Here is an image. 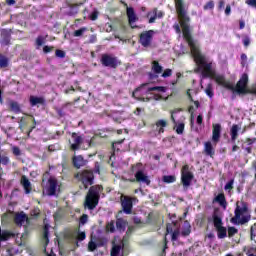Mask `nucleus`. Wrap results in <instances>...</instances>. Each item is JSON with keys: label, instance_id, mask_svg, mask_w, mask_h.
Returning a JSON list of instances; mask_svg holds the SVG:
<instances>
[{"label": "nucleus", "instance_id": "obj_42", "mask_svg": "<svg viewBox=\"0 0 256 256\" xmlns=\"http://www.w3.org/2000/svg\"><path fill=\"white\" fill-rule=\"evenodd\" d=\"M184 131H185V123H179L176 127L177 135H183Z\"/></svg>", "mask_w": 256, "mask_h": 256}, {"label": "nucleus", "instance_id": "obj_39", "mask_svg": "<svg viewBox=\"0 0 256 256\" xmlns=\"http://www.w3.org/2000/svg\"><path fill=\"white\" fill-rule=\"evenodd\" d=\"M133 231H135V226H129L125 236L123 237V240L126 241V239H129V237H131V235H133Z\"/></svg>", "mask_w": 256, "mask_h": 256}, {"label": "nucleus", "instance_id": "obj_51", "mask_svg": "<svg viewBox=\"0 0 256 256\" xmlns=\"http://www.w3.org/2000/svg\"><path fill=\"white\" fill-rule=\"evenodd\" d=\"M235 183L234 179H231L225 186V191H231L233 189V184Z\"/></svg>", "mask_w": 256, "mask_h": 256}, {"label": "nucleus", "instance_id": "obj_3", "mask_svg": "<svg viewBox=\"0 0 256 256\" xmlns=\"http://www.w3.org/2000/svg\"><path fill=\"white\" fill-rule=\"evenodd\" d=\"M249 85V75L247 73L242 74L239 81L236 83L235 93L238 95H255L256 96V86L251 88L247 87Z\"/></svg>", "mask_w": 256, "mask_h": 256}, {"label": "nucleus", "instance_id": "obj_20", "mask_svg": "<svg viewBox=\"0 0 256 256\" xmlns=\"http://www.w3.org/2000/svg\"><path fill=\"white\" fill-rule=\"evenodd\" d=\"M169 233H173V228L171 227V225H167L166 227V234L164 237V247L162 249V251L160 252L159 256H167V243H169V241H167V235H169Z\"/></svg>", "mask_w": 256, "mask_h": 256}, {"label": "nucleus", "instance_id": "obj_63", "mask_svg": "<svg viewBox=\"0 0 256 256\" xmlns=\"http://www.w3.org/2000/svg\"><path fill=\"white\" fill-rule=\"evenodd\" d=\"M53 49H55L53 46H44L43 53H45V54L51 53V51H53Z\"/></svg>", "mask_w": 256, "mask_h": 256}, {"label": "nucleus", "instance_id": "obj_2", "mask_svg": "<svg viewBox=\"0 0 256 256\" xmlns=\"http://www.w3.org/2000/svg\"><path fill=\"white\" fill-rule=\"evenodd\" d=\"M74 178L83 185L84 189H89L85 197L84 207L85 209H89V211H93L99 205L101 191H103V186L94 185L95 172L91 169H84L77 172Z\"/></svg>", "mask_w": 256, "mask_h": 256}, {"label": "nucleus", "instance_id": "obj_8", "mask_svg": "<svg viewBox=\"0 0 256 256\" xmlns=\"http://www.w3.org/2000/svg\"><path fill=\"white\" fill-rule=\"evenodd\" d=\"M69 145L71 151H79L81 149V145H83V136L77 132H73L71 134V139L69 140Z\"/></svg>", "mask_w": 256, "mask_h": 256}, {"label": "nucleus", "instance_id": "obj_14", "mask_svg": "<svg viewBox=\"0 0 256 256\" xmlns=\"http://www.w3.org/2000/svg\"><path fill=\"white\" fill-rule=\"evenodd\" d=\"M221 141V124L212 125V142L219 143Z\"/></svg>", "mask_w": 256, "mask_h": 256}, {"label": "nucleus", "instance_id": "obj_27", "mask_svg": "<svg viewBox=\"0 0 256 256\" xmlns=\"http://www.w3.org/2000/svg\"><path fill=\"white\" fill-rule=\"evenodd\" d=\"M84 158L83 156L79 155V156H74L72 158V163L73 166L75 167V169H81V167H83V165H85L84 163Z\"/></svg>", "mask_w": 256, "mask_h": 256}, {"label": "nucleus", "instance_id": "obj_58", "mask_svg": "<svg viewBox=\"0 0 256 256\" xmlns=\"http://www.w3.org/2000/svg\"><path fill=\"white\" fill-rule=\"evenodd\" d=\"M56 57H59L60 59H64L65 57V51L57 49L55 52Z\"/></svg>", "mask_w": 256, "mask_h": 256}, {"label": "nucleus", "instance_id": "obj_50", "mask_svg": "<svg viewBox=\"0 0 256 256\" xmlns=\"http://www.w3.org/2000/svg\"><path fill=\"white\" fill-rule=\"evenodd\" d=\"M85 31H87V28H80L78 30L74 31V37H81Z\"/></svg>", "mask_w": 256, "mask_h": 256}, {"label": "nucleus", "instance_id": "obj_56", "mask_svg": "<svg viewBox=\"0 0 256 256\" xmlns=\"http://www.w3.org/2000/svg\"><path fill=\"white\" fill-rule=\"evenodd\" d=\"M148 79L150 81H155V79H159V74H155L153 72H149L148 73Z\"/></svg>", "mask_w": 256, "mask_h": 256}, {"label": "nucleus", "instance_id": "obj_37", "mask_svg": "<svg viewBox=\"0 0 256 256\" xmlns=\"http://www.w3.org/2000/svg\"><path fill=\"white\" fill-rule=\"evenodd\" d=\"M115 225L116 222L114 220H111L106 224V231H108L109 233H115Z\"/></svg>", "mask_w": 256, "mask_h": 256}, {"label": "nucleus", "instance_id": "obj_64", "mask_svg": "<svg viewBox=\"0 0 256 256\" xmlns=\"http://www.w3.org/2000/svg\"><path fill=\"white\" fill-rule=\"evenodd\" d=\"M246 143L247 145L251 146L253 145L254 143H256V138H246Z\"/></svg>", "mask_w": 256, "mask_h": 256}, {"label": "nucleus", "instance_id": "obj_23", "mask_svg": "<svg viewBox=\"0 0 256 256\" xmlns=\"http://www.w3.org/2000/svg\"><path fill=\"white\" fill-rule=\"evenodd\" d=\"M11 30L3 29L1 31L3 45H11Z\"/></svg>", "mask_w": 256, "mask_h": 256}, {"label": "nucleus", "instance_id": "obj_11", "mask_svg": "<svg viewBox=\"0 0 256 256\" xmlns=\"http://www.w3.org/2000/svg\"><path fill=\"white\" fill-rule=\"evenodd\" d=\"M135 178L129 179L130 183H145V185H151V180L149 179V176L143 172V170L136 171Z\"/></svg>", "mask_w": 256, "mask_h": 256}, {"label": "nucleus", "instance_id": "obj_61", "mask_svg": "<svg viewBox=\"0 0 256 256\" xmlns=\"http://www.w3.org/2000/svg\"><path fill=\"white\" fill-rule=\"evenodd\" d=\"M97 17H99V12L94 11L90 14L91 21H97Z\"/></svg>", "mask_w": 256, "mask_h": 256}, {"label": "nucleus", "instance_id": "obj_17", "mask_svg": "<svg viewBox=\"0 0 256 256\" xmlns=\"http://www.w3.org/2000/svg\"><path fill=\"white\" fill-rule=\"evenodd\" d=\"M174 2L177 15H187V10H185V3L183 0H174Z\"/></svg>", "mask_w": 256, "mask_h": 256}, {"label": "nucleus", "instance_id": "obj_29", "mask_svg": "<svg viewBox=\"0 0 256 256\" xmlns=\"http://www.w3.org/2000/svg\"><path fill=\"white\" fill-rule=\"evenodd\" d=\"M215 201H216V203H219V205L221 207H227V199L225 198V194L224 193H219L215 197Z\"/></svg>", "mask_w": 256, "mask_h": 256}, {"label": "nucleus", "instance_id": "obj_36", "mask_svg": "<svg viewBox=\"0 0 256 256\" xmlns=\"http://www.w3.org/2000/svg\"><path fill=\"white\" fill-rule=\"evenodd\" d=\"M206 95L210 97V99H213L215 96V92H213V84L209 83L206 86V89L204 90Z\"/></svg>", "mask_w": 256, "mask_h": 256}, {"label": "nucleus", "instance_id": "obj_41", "mask_svg": "<svg viewBox=\"0 0 256 256\" xmlns=\"http://www.w3.org/2000/svg\"><path fill=\"white\" fill-rule=\"evenodd\" d=\"M222 87H225V89H228L229 91H234L236 89V86H234L231 82L225 81L224 84H222Z\"/></svg>", "mask_w": 256, "mask_h": 256}, {"label": "nucleus", "instance_id": "obj_12", "mask_svg": "<svg viewBox=\"0 0 256 256\" xmlns=\"http://www.w3.org/2000/svg\"><path fill=\"white\" fill-rule=\"evenodd\" d=\"M57 186H58L57 180L53 177H50L48 179V185L46 187V193L47 195H49V197H53L56 195Z\"/></svg>", "mask_w": 256, "mask_h": 256}, {"label": "nucleus", "instance_id": "obj_33", "mask_svg": "<svg viewBox=\"0 0 256 256\" xmlns=\"http://www.w3.org/2000/svg\"><path fill=\"white\" fill-rule=\"evenodd\" d=\"M213 223H214L215 229H219L223 227V220L217 214L213 215Z\"/></svg>", "mask_w": 256, "mask_h": 256}, {"label": "nucleus", "instance_id": "obj_45", "mask_svg": "<svg viewBox=\"0 0 256 256\" xmlns=\"http://www.w3.org/2000/svg\"><path fill=\"white\" fill-rule=\"evenodd\" d=\"M239 233V230L235 227H229L228 228V237H233Z\"/></svg>", "mask_w": 256, "mask_h": 256}, {"label": "nucleus", "instance_id": "obj_5", "mask_svg": "<svg viewBox=\"0 0 256 256\" xmlns=\"http://www.w3.org/2000/svg\"><path fill=\"white\" fill-rule=\"evenodd\" d=\"M193 179H195V175L189 171V165L185 164L181 170V184L183 188L188 190L191 187V183H193Z\"/></svg>", "mask_w": 256, "mask_h": 256}, {"label": "nucleus", "instance_id": "obj_43", "mask_svg": "<svg viewBox=\"0 0 256 256\" xmlns=\"http://www.w3.org/2000/svg\"><path fill=\"white\" fill-rule=\"evenodd\" d=\"M204 11H209V9H215V2L213 0L208 1L204 7Z\"/></svg>", "mask_w": 256, "mask_h": 256}, {"label": "nucleus", "instance_id": "obj_19", "mask_svg": "<svg viewBox=\"0 0 256 256\" xmlns=\"http://www.w3.org/2000/svg\"><path fill=\"white\" fill-rule=\"evenodd\" d=\"M153 16L149 18L148 23L153 24L157 19H163L165 17V13L163 11H159L157 8L152 10Z\"/></svg>", "mask_w": 256, "mask_h": 256}, {"label": "nucleus", "instance_id": "obj_4", "mask_svg": "<svg viewBox=\"0 0 256 256\" xmlns=\"http://www.w3.org/2000/svg\"><path fill=\"white\" fill-rule=\"evenodd\" d=\"M244 213H247V206H239L237 205L234 211V217L230 219V223L233 225H245V223H249L251 221V216H242Z\"/></svg>", "mask_w": 256, "mask_h": 256}, {"label": "nucleus", "instance_id": "obj_46", "mask_svg": "<svg viewBox=\"0 0 256 256\" xmlns=\"http://www.w3.org/2000/svg\"><path fill=\"white\" fill-rule=\"evenodd\" d=\"M11 161L9 160V158L5 155H0V163L1 165H9Z\"/></svg>", "mask_w": 256, "mask_h": 256}, {"label": "nucleus", "instance_id": "obj_26", "mask_svg": "<svg viewBox=\"0 0 256 256\" xmlns=\"http://www.w3.org/2000/svg\"><path fill=\"white\" fill-rule=\"evenodd\" d=\"M29 101L31 107H36V105H45V98L43 97L30 96Z\"/></svg>", "mask_w": 256, "mask_h": 256}, {"label": "nucleus", "instance_id": "obj_25", "mask_svg": "<svg viewBox=\"0 0 256 256\" xmlns=\"http://www.w3.org/2000/svg\"><path fill=\"white\" fill-rule=\"evenodd\" d=\"M155 126L157 129L158 135H161L165 133V127H167V121L163 119L157 120L155 123Z\"/></svg>", "mask_w": 256, "mask_h": 256}, {"label": "nucleus", "instance_id": "obj_1", "mask_svg": "<svg viewBox=\"0 0 256 256\" xmlns=\"http://www.w3.org/2000/svg\"><path fill=\"white\" fill-rule=\"evenodd\" d=\"M180 19V26L182 28L183 37L188 43V47H190L191 55L194 59V62L197 65V69L195 70V73H202V77L204 79H214L218 85H224L225 83V76L217 74L215 69H213V62L207 61V56L205 54L201 53V49L199 48V44L197 41L193 39V36L191 35V29L189 26V22L191 21V18L187 14H182L178 16Z\"/></svg>", "mask_w": 256, "mask_h": 256}, {"label": "nucleus", "instance_id": "obj_49", "mask_svg": "<svg viewBox=\"0 0 256 256\" xmlns=\"http://www.w3.org/2000/svg\"><path fill=\"white\" fill-rule=\"evenodd\" d=\"M171 75H173V70L167 68L166 70H164L161 77H163L164 79H167V77H171Z\"/></svg>", "mask_w": 256, "mask_h": 256}, {"label": "nucleus", "instance_id": "obj_54", "mask_svg": "<svg viewBox=\"0 0 256 256\" xmlns=\"http://www.w3.org/2000/svg\"><path fill=\"white\" fill-rule=\"evenodd\" d=\"M180 233H181V232L179 231V229L174 230V231L172 232V241H177V239H179Z\"/></svg>", "mask_w": 256, "mask_h": 256}, {"label": "nucleus", "instance_id": "obj_30", "mask_svg": "<svg viewBox=\"0 0 256 256\" xmlns=\"http://www.w3.org/2000/svg\"><path fill=\"white\" fill-rule=\"evenodd\" d=\"M147 85H149V83L141 84L138 88H136L132 93L133 99H137V101H145V98L137 96V93L138 91H141V89H143L144 87H147Z\"/></svg>", "mask_w": 256, "mask_h": 256}, {"label": "nucleus", "instance_id": "obj_62", "mask_svg": "<svg viewBox=\"0 0 256 256\" xmlns=\"http://www.w3.org/2000/svg\"><path fill=\"white\" fill-rule=\"evenodd\" d=\"M246 5H249V7H254L256 9V0H246Z\"/></svg>", "mask_w": 256, "mask_h": 256}, {"label": "nucleus", "instance_id": "obj_22", "mask_svg": "<svg viewBox=\"0 0 256 256\" xmlns=\"http://www.w3.org/2000/svg\"><path fill=\"white\" fill-rule=\"evenodd\" d=\"M204 152L208 157H211L212 159L215 157V148H213V144L210 141L205 142Z\"/></svg>", "mask_w": 256, "mask_h": 256}, {"label": "nucleus", "instance_id": "obj_7", "mask_svg": "<svg viewBox=\"0 0 256 256\" xmlns=\"http://www.w3.org/2000/svg\"><path fill=\"white\" fill-rule=\"evenodd\" d=\"M122 5L126 7V15L128 17V24L131 27V29H139V26L134 25L139 21V17H137V14H135V9L133 7H129L126 2L121 1Z\"/></svg>", "mask_w": 256, "mask_h": 256}, {"label": "nucleus", "instance_id": "obj_15", "mask_svg": "<svg viewBox=\"0 0 256 256\" xmlns=\"http://www.w3.org/2000/svg\"><path fill=\"white\" fill-rule=\"evenodd\" d=\"M103 245H105V242H103V240L95 238V241H93V239H91L88 243V251H90V253H93V251H95L97 247H103Z\"/></svg>", "mask_w": 256, "mask_h": 256}, {"label": "nucleus", "instance_id": "obj_44", "mask_svg": "<svg viewBox=\"0 0 256 256\" xmlns=\"http://www.w3.org/2000/svg\"><path fill=\"white\" fill-rule=\"evenodd\" d=\"M32 123L33 124L30 127V129L25 132L27 134V137H31V133H33V129H35V127H37V121L35 120V118L32 119Z\"/></svg>", "mask_w": 256, "mask_h": 256}, {"label": "nucleus", "instance_id": "obj_31", "mask_svg": "<svg viewBox=\"0 0 256 256\" xmlns=\"http://www.w3.org/2000/svg\"><path fill=\"white\" fill-rule=\"evenodd\" d=\"M152 71L156 75H160V73H163V66L159 65L158 61L152 62Z\"/></svg>", "mask_w": 256, "mask_h": 256}, {"label": "nucleus", "instance_id": "obj_47", "mask_svg": "<svg viewBox=\"0 0 256 256\" xmlns=\"http://www.w3.org/2000/svg\"><path fill=\"white\" fill-rule=\"evenodd\" d=\"M121 251V246H114L111 250L110 255L111 256H117L119 255V252Z\"/></svg>", "mask_w": 256, "mask_h": 256}, {"label": "nucleus", "instance_id": "obj_28", "mask_svg": "<svg viewBox=\"0 0 256 256\" xmlns=\"http://www.w3.org/2000/svg\"><path fill=\"white\" fill-rule=\"evenodd\" d=\"M9 109L12 111V113H15L16 115H19L21 113V105L17 101L11 100L9 102Z\"/></svg>", "mask_w": 256, "mask_h": 256}, {"label": "nucleus", "instance_id": "obj_53", "mask_svg": "<svg viewBox=\"0 0 256 256\" xmlns=\"http://www.w3.org/2000/svg\"><path fill=\"white\" fill-rule=\"evenodd\" d=\"M240 59L242 67H245V65H247V54L242 53Z\"/></svg>", "mask_w": 256, "mask_h": 256}, {"label": "nucleus", "instance_id": "obj_55", "mask_svg": "<svg viewBox=\"0 0 256 256\" xmlns=\"http://www.w3.org/2000/svg\"><path fill=\"white\" fill-rule=\"evenodd\" d=\"M86 237H87V234H85V232H78L77 234L78 241H85Z\"/></svg>", "mask_w": 256, "mask_h": 256}, {"label": "nucleus", "instance_id": "obj_57", "mask_svg": "<svg viewBox=\"0 0 256 256\" xmlns=\"http://www.w3.org/2000/svg\"><path fill=\"white\" fill-rule=\"evenodd\" d=\"M88 219H89V216L87 214H83L80 217V225H85V223H87Z\"/></svg>", "mask_w": 256, "mask_h": 256}, {"label": "nucleus", "instance_id": "obj_60", "mask_svg": "<svg viewBox=\"0 0 256 256\" xmlns=\"http://www.w3.org/2000/svg\"><path fill=\"white\" fill-rule=\"evenodd\" d=\"M243 45L244 47H249V45H251V39L249 38V36L244 37Z\"/></svg>", "mask_w": 256, "mask_h": 256}, {"label": "nucleus", "instance_id": "obj_24", "mask_svg": "<svg viewBox=\"0 0 256 256\" xmlns=\"http://www.w3.org/2000/svg\"><path fill=\"white\" fill-rule=\"evenodd\" d=\"M231 142L235 143L239 138V125L233 124L230 129Z\"/></svg>", "mask_w": 256, "mask_h": 256}, {"label": "nucleus", "instance_id": "obj_18", "mask_svg": "<svg viewBox=\"0 0 256 256\" xmlns=\"http://www.w3.org/2000/svg\"><path fill=\"white\" fill-rule=\"evenodd\" d=\"M116 229L119 231V233H125V230L127 229V225H129V222L123 218H117L116 219Z\"/></svg>", "mask_w": 256, "mask_h": 256}, {"label": "nucleus", "instance_id": "obj_10", "mask_svg": "<svg viewBox=\"0 0 256 256\" xmlns=\"http://www.w3.org/2000/svg\"><path fill=\"white\" fill-rule=\"evenodd\" d=\"M153 35H155V31L153 30L144 31L139 35V43L142 47H151Z\"/></svg>", "mask_w": 256, "mask_h": 256}, {"label": "nucleus", "instance_id": "obj_9", "mask_svg": "<svg viewBox=\"0 0 256 256\" xmlns=\"http://www.w3.org/2000/svg\"><path fill=\"white\" fill-rule=\"evenodd\" d=\"M135 199L136 198H131L125 195L121 196V207L126 215H131V213H133V201H135Z\"/></svg>", "mask_w": 256, "mask_h": 256}, {"label": "nucleus", "instance_id": "obj_13", "mask_svg": "<svg viewBox=\"0 0 256 256\" xmlns=\"http://www.w3.org/2000/svg\"><path fill=\"white\" fill-rule=\"evenodd\" d=\"M29 223V216L25 212L16 213L14 216V223L17 227H23V223Z\"/></svg>", "mask_w": 256, "mask_h": 256}, {"label": "nucleus", "instance_id": "obj_21", "mask_svg": "<svg viewBox=\"0 0 256 256\" xmlns=\"http://www.w3.org/2000/svg\"><path fill=\"white\" fill-rule=\"evenodd\" d=\"M9 239H15V233L9 230H1L0 228V242L9 241Z\"/></svg>", "mask_w": 256, "mask_h": 256}, {"label": "nucleus", "instance_id": "obj_52", "mask_svg": "<svg viewBox=\"0 0 256 256\" xmlns=\"http://www.w3.org/2000/svg\"><path fill=\"white\" fill-rule=\"evenodd\" d=\"M12 152H13V155H15L16 157L21 156V149L17 146L12 147Z\"/></svg>", "mask_w": 256, "mask_h": 256}, {"label": "nucleus", "instance_id": "obj_48", "mask_svg": "<svg viewBox=\"0 0 256 256\" xmlns=\"http://www.w3.org/2000/svg\"><path fill=\"white\" fill-rule=\"evenodd\" d=\"M37 47H42L43 43H45V37L38 36L35 41Z\"/></svg>", "mask_w": 256, "mask_h": 256}, {"label": "nucleus", "instance_id": "obj_35", "mask_svg": "<svg viewBox=\"0 0 256 256\" xmlns=\"http://www.w3.org/2000/svg\"><path fill=\"white\" fill-rule=\"evenodd\" d=\"M218 239H225L227 237V228L221 226L220 228H216Z\"/></svg>", "mask_w": 256, "mask_h": 256}, {"label": "nucleus", "instance_id": "obj_34", "mask_svg": "<svg viewBox=\"0 0 256 256\" xmlns=\"http://www.w3.org/2000/svg\"><path fill=\"white\" fill-rule=\"evenodd\" d=\"M162 181L163 183H167V184L175 183V181H177V177L175 175H164L162 177Z\"/></svg>", "mask_w": 256, "mask_h": 256}, {"label": "nucleus", "instance_id": "obj_32", "mask_svg": "<svg viewBox=\"0 0 256 256\" xmlns=\"http://www.w3.org/2000/svg\"><path fill=\"white\" fill-rule=\"evenodd\" d=\"M7 67H9V58L0 54V69H7Z\"/></svg>", "mask_w": 256, "mask_h": 256}, {"label": "nucleus", "instance_id": "obj_6", "mask_svg": "<svg viewBox=\"0 0 256 256\" xmlns=\"http://www.w3.org/2000/svg\"><path fill=\"white\" fill-rule=\"evenodd\" d=\"M100 63L103 67H109L110 69H117L121 65V61L113 54H102Z\"/></svg>", "mask_w": 256, "mask_h": 256}, {"label": "nucleus", "instance_id": "obj_16", "mask_svg": "<svg viewBox=\"0 0 256 256\" xmlns=\"http://www.w3.org/2000/svg\"><path fill=\"white\" fill-rule=\"evenodd\" d=\"M20 184L24 188L26 195H29V193H31V191H33V188L31 187V181H29V178H27V176L22 175Z\"/></svg>", "mask_w": 256, "mask_h": 256}, {"label": "nucleus", "instance_id": "obj_59", "mask_svg": "<svg viewBox=\"0 0 256 256\" xmlns=\"http://www.w3.org/2000/svg\"><path fill=\"white\" fill-rule=\"evenodd\" d=\"M181 111V109H175L171 111V121L172 123H177V121L175 120V113H179Z\"/></svg>", "mask_w": 256, "mask_h": 256}, {"label": "nucleus", "instance_id": "obj_38", "mask_svg": "<svg viewBox=\"0 0 256 256\" xmlns=\"http://www.w3.org/2000/svg\"><path fill=\"white\" fill-rule=\"evenodd\" d=\"M148 93H151V91H158L160 93H165V87L163 86H154V87H149L147 89Z\"/></svg>", "mask_w": 256, "mask_h": 256}, {"label": "nucleus", "instance_id": "obj_40", "mask_svg": "<svg viewBox=\"0 0 256 256\" xmlns=\"http://www.w3.org/2000/svg\"><path fill=\"white\" fill-rule=\"evenodd\" d=\"M43 238L45 241L49 242V224H46L43 227Z\"/></svg>", "mask_w": 256, "mask_h": 256}]
</instances>
